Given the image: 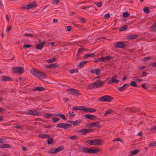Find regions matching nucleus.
<instances>
[{
	"label": "nucleus",
	"instance_id": "nucleus-1",
	"mask_svg": "<svg viewBox=\"0 0 156 156\" xmlns=\"http://www.w3.org/2000/svg\"><path fill=\"white\" fill-rule=\"evenodd\" d=\"M31 72L34 76L38 79H45L47 77L46 75L44 73L42 72L35 68L32 69Z\"/></svg>",
	"mask_w": 156,
	"mask_h": 156
},
{
	"label": "nucleus",
	"instance_id": "nucleus-2",
	"mask_svg": "<svg viewBox=\"0 0 156 156\" xmlns=\"http://www.w3.org/2000/svg\"><path fill=\"white\" fill-rule=\"evenodd\" d=\"M100 150L99 149L97 148L92 149L90 148H88L83 147L79 149V151L80 152L90 154L97 153L99 152Z\"/></svg>",
	"mask_w": 156,
	"mask_h": 156
},
{
	"label": "nucleus",
	"instance_id": "nucleus-3",
	"mask_svg": "<svg viewBox=\"0 0 156 156\" xmlns=\"http://www.w3.org/2000/svg\"><path fill=\"white\" fill-rule=\"evenodd\" d=\"M105 82V81H102L100 80H98L95 82L91 83L88 87L90 88H97L102 86Z\"/></svg>",
	"mask_w": 156,
	"mask_h": 156
},
{
	"label": "nucleus",
	"instance_id": "nucleus-4",
	"mask_svg": "<svg viewBox=\"0 0 156 156\" xmlns=\"http://www.w3.org/2000/svg\"><path fill=\"white\" fill-rule=\"evenodd\" d=\"M103 140L99 139L88 140L86 141V142L90 145H100L103 143Z\"/></svg>",
	"mask_w": 156,
	"mask_h": 156
},
{
	"label": "nucleus",
	"instance_id": "nucleus-5",
	"mask_svg": "<svg viewBox=\"0 0 156 156\" xmlns=\"http://www.w3.org/2000/svg\"><path fill=\"white\" fill-rule=\"evenodd\" d=\"M113 99V98L110 96L104 95L100 98L99 101L101 102H110Z\"/></svg>",
	"mask_w": 156,
	"mask_h": 156
},
{
	"label": "nucleus",
	"instance_id": "nucleus-6",
	"mask_svg": "<svg viewBox=\"0 0 156 156\" xmlns=\"http://www.w3.org/2000/svg\"><path fill=\"white\" fill-rule=\"evenodd\" d=\"M66 90L67 91L69 92V93L71 94L72 95L76 96L77 97H78L81 94L79 92L78 90L74 89L71 88L70 89H68Z\"/></svg>",
	"mask_w": 156,
	"mask_h": 156
},
{
	"label": "nucleus",
	"instance_id": "nucleus-7",
	"mask_svg": "<svg viewBox=\"0 0 156 156\" xmlns=\"http://www.w3.org/2000/svg\"><path fill=\"white\" fill-rule=\"evenodd\" d=\"M64 146H61L58 148H53L51 149L48 151V153L50 154H53L55 153H57L64 150Z\"/></svg>",
	"mask_w": 156,
	"mask_h": 156
},
{
	"label": "nucleus",
	"instance_id": "nucleus-8",
	"mask_svg": "<svg viewBox=\"0 0 156 156\" xmlns=\"http://www.w3.org/2000/svg\"><path fill=\"white\" fill-rule=\"evenodd\" d=\"M13 73L22 74L24 72V68L22 67H14L13 68Z\"/></svg>",
	"mask_w": 156,
	"mask_h": 156
},
{
	"label": "nucleus",
	"instance_id": "nucleus-9",
	"mask_svg": "<svg viewBox=\"0 0 156 156\" xmlns=\"http://www.w3.org/2000/svg\"><path fill=\"white\" fill-rule=\"evenodd\" d=\"M25 113L27 115H30L34 116L40 115L41 114L39 112L34 110H29L27 112H25Z\"/></svg>",
	"mask_w": 156,
	"mask_h": 156
},
{
	"label": "nucleus",
	"instance_id": "nucleus-10",
	"mask_svg": "<svg viewBox=\"0 0 156 156\" xmlns=\"http://www.w3.org/2000/svg\"><path fill=\"white\" fill-rule=\"evenodd\" d=\"M72 126L71 124H68L65 123H61L57 124L56 127L60 128H63L66 129H68L69 127Z\"/></svg>",
	"mask_w": 156,
	"mask_h": 156
},
{
	"label": "nucleus",
	"instance_id": "nucleus-11",
	"mask_svg": "<svg viewBox=\"0 0 156 156\" xmlns=\"http://www.w3.org/2000/svg\"><path fill=\"white\" fill-rule=\"evenodd\" d=\"M115 47L118 48H123L126 46L125 42H118L115 44Z\"/></svg>",
	"mask_w": 156,
	"mask_h": 156
},
{
	"label": "nucleus",
	"instance_id": "nucleus-12",
	"mask_svg": "<svg viewBox=\"0 0 156 156\" xmlns=\"http://www.w3.org/2000/svg\"><path fill=\"white\" fill-rule=\"evenodd\" d=\"M46 43V41H44L42 42H40L37 44L36 48L38 49H42Z\"/></svg>",
	"mask_w": 156,
	"mask_h": 156
},
{
	"label": "nucleus",
	"instance_id": "nucleus-13",
	"mask_svg": "<svg viewBox=\"0 0 156 156\" xmlns=\"http://www.w3.org/2000/svg\"><path fill=\"white\" fill-rule=\"evenodd\" d=\"M36 2H33L32 3L28 5H26L23 6L22 7V9H24L25 10H28L30 8H31L34 7L35 5Z\"/></svg>",
	"mask_w": 156,
	"mask_h": 156
},
{
	"label": "nucleus",
	"instance_id": "nucleus-14",
	"mask_svg": "<svg viewBox=\"0 0 156 156\" xmlns=\"http://www.w3.org/2000/svg\"><path fill=\"white\" fill-rule=\"evenodd\" d=\"M119 82V80H117L116 79V76H113L111 80H110L108 82V84H110L112 83H118Z\"/></svg>",
	"mask_w": 156,
	"mask_h": 156
},
{
	"label": "nucleus",
	"instance_id": "nucleus-15",
	"mask_svg": "<svg viewBox=\"0 0 156 156\" xmlns=\"http://www.w3.org/2000/svg\"><path fill=\"white\" fill-rule=\"evenodd\" d=\"M84 116L87 119L91 120H94L97 118L95 115L89 114H86Z\"/></svg>",
	"mask_w": 156,
	"mask_h": 156
},
{
	"label": "nucleus",
	"instance_id": "nucleus-16",
	"mask_svg": "<svg viewBox=\"0 0 156 156\" xmlns=\"http://www.w3.org/2000/svg\"><path fill=\"white\" fill-rule=\"evenodd\" d=\"M83 110L86 112H89L90 113L94 112H96V109L94 108H87L85 106H83Z\"/></svg>",
	"mask_w": 156,
	"mask_h": 156
},
{
	"label": "nucleus",
	"instance_id": "nucleus-17",
	"mask_svg": "<svg viewBox=\"0 0 156 156\" xmlns=\"http://www.w3.org/2000/svg\"><path fill=\"white\" fill-rule=\"evenodd\" d=\"M91 72L97 75H99L101 73V70L99 69H92L91 70Z\"/></svg>",
	"mask_w": 156,
	"mask_h": 156
},
{
	"label": "nucleus",
	"instance_id": "nucleus-18",
	"mask_svg": "<svg viewBox=\"0 0 156 156\" xmlns=\"http://www.w3.org/2000/svg\"><path fill=\"white\" fill-rule=\"evenodd\" d=\"M129 86V84H124L122 87H119L118 90L120 91H123L125 89L128 88Z\"/></svg>",
	"mask_w": 156,
	"mask_h": 156
},
{
	"label": "nucleus",
	"instance_id": "nucleus-19",
	"mask_svg": "<svg viewBox=\"0 0 156 156\" xmlns=\"http://www.w3.org/2000/svg\"><path fill=\"white\" fill-rule=\"evenodd\" d=\"M99 122H95L91 123L90 125V127H96L100 128L101 126L99 124Z\"/></svg>",
	"mask_w": 156,
	"mask_h": 156
},
{
	"label": "nucleus",
	"instance_id": "nucleus-20",
	"mask_svg": "<svg viewBox=\"0 0 156 156\" xmlns=\"http://www.w3.org/2000/svg\"><path fill=\"white\" fill-rule=\"evenodd\" d=\"M45 90V89L42 87H34L32 89L33 91H41Z\"/></svg>",
	"mask_w": 156,
	"mask_h": 156
},
{
	"label": "nucleus",
	"instance_id": "nucleus-21",
	"mask_svg": "<svg viewBox=\"0 0 156 156\" xmlns=\"http://www.w3.org/2000/svg\"><path fill=\"white\" fill-rule=\"evenodd\" d=\"M81 121V120L80 119H79V120H76L74 121H68V123H71L74 126H77L79 124V123Z\"/></svg>",
	"mask_w": 156,
	"mask_h": 156
},
{
	"label": "nucleus",
	"instance_id": "nucleus-22",
	"mask_svg": "<svg viewBox=\"0 0 156 156\" xmlns=\"http://www.w3.org/2000/svg\"><path fill=\"white\" fill-rule=\"evenodd\" d=\"M2 80L3 81H12V79L11 77L9 76H4L2 77Z\"/></svg>",
	"mask_w": 156,
	"mask_h": 156
},
{
	"label": "nucleus",
	"instance_id": "nucleus-23",
	"mask_svg": "<svg viewBox=\"0 0 156 156\" xmlns=\"http://www.w3.org/2000/svg\"><path fill=\"white\" fill-rule=\"evenodd\" d=\"M88 61H83L80 63L78 67L79 68H82L86 64L88 63Z\"/></svg>",
	"mask_w": 156,
	"mask_h": 156
},
{
	"label": "nucleus",
	"instance_id": "nucleus-24",
	"mask_svg": "<svg viewBox=\"0 0 156 156\" xmlns=\"http://www.w3.org/2000/svg\"><path fill=\"white\" fill-rule=\"evenodd\" d=\"M78 132L81 135H84L86 134L85 129H82L78 131Z\"/></svg>",
	"mask_w": 156,
	"mask_h": 156
},
{
	"label": "nucleus",
	"instance_id": "nucleus-25",
	"mask_svg": "<svg viewBox=\"0 0 156 156\" xmlns=\"http://www.w3.org/2000/svg\"><path fill=\"white\" fill-rule=\"evenodd\" d=\"M95 56V55L94 53H92L90 54H86L84 56L83 58L85 59L88 58L89 57H94Z\"/></svg>",
	"mask_w": 156,
	"mask_h": 156
},
{
	"label": "nucleus",
	"instance_id": "nucleus-26",
	"mask_svg": "<svg viewBox=\"0 0 156 156\" xmlns=\"http://www.w3.org/2000/svg\"><path fill=\"white\" fill-rule=\"evenodd\" d=\"M139 152V150L136 149L133 151L130 152V156H132L133 155H135Z\"/></svg>",
	"mask_w": 156,
	"mask_h": 156
},
{
	"label": "nucleus",
	"instance_id": "nucleus-27",
	"mask_svg": "<svg viewBox=\"0 0 156 156\" xmlns=\"http://www.w3.org/2000/svg\"><path fill=\"white\" fill-rule=\"evenodd\" d=\"M11 146L8 144H4L0 146V148H10Z\"/></svg>",
	"mask_w": 156,
	"mask_h": 156
},
{
	"label": "nucleus",
	"instance_id": "nucleus-28",
	"mask_svg": "<svg viewBox=\"0 0 156 156\" xmlns=\"http://www.w3.org/2000/svg\"><path fill=\"white\" fill-rule=\"evenodd\" d=\"M55 115L56 116L61 118L62 119L64 120H66V118L65 116L63 114H55Z\"/></svg>",
	"mask_w": 156,
	"mask_h": 156
},
{
	"label": "nucleus",
	"instance_id": "nucleus-29",
	"mask_svg": "<svg viewBox=\"0 0 156 156\" xmlns=\"http://www.w3.org/2000/svg\"><path fill=\"white\" fill-rule=\"evenodd\" d=\"M113 112V111L111 109H109L107 110L105 112L104 115L106 116L108 114L112 113Z\"/></svg>",
	"mask_w": 156,
	"mask_h": 156
},
{
	"label": "nucleus",
	"instance_id": "nucleus-30",
	"mask_svg": "<svg viewBox=\"0 0 156 156\" xmlns=\"http://www.w3.org/2000/svg\"><path fill=\"white\" fill-rule=\"evenodd\" d=\"M83 106L75 107L73 108V110H83Z\"/></svg>",
	"mask_w": 156,
	"mask_h": 156
},
{
	"label": "nucleus",
	"instance_id": "nucleus-31",
	"mask_svg": "<svg viewBox=\"0 0 156 156\" xmlns=\"http://www.w3.org/2000/svg\"><path fill=\"white\" fill-rule=\"evenodd\" d=\"M137 37V35L136 34L130 35L128 36V39L132 40L136 38Z\"/></svg>",
	"mask_w": 156,
	"mask_h": 156
},
{
	"label": "nucleus",
	"instance_id": "nucleus-32",
	"mask_svg": "<svg viewBox=\"0 0 156 156\" xmlns=\"http://www.w3.org/2000/svg\"><path fill=\"white\" fill-rule=\"evenodd\" d=\"M58 67V65L56 63H53L49 65L50 69H53L56 68Z\"/></svg>",
	"mask_w": 156,
	"mask_h": 156
},
{
	"label": "nucleus",
	"instance_id": "nucleus-33",
	"mask_svg": "<svg viewBox=\"0 0 156 156\" xmlns=\"http://www.w3.org/2000/svg\"><path fill=\"white\" fill-rule=\"evenodd\" d=\"M53 116V115L51 114L47 113L44 115V117L45 119L50 118Z\"/></svg>",
	"mask_w": 156,
	"mask_h": 156
},
{
	"label": "nucleus",
	"instance_id": "nucleus-34",
	"mask_svg": "<svg viewBox=\"0 0 156 156\" xmlns=\"http://www.w3.org/2000/svg\"><path fill=\"white\" fill-rule=\"evenodd\" d=\"M56 60V58L55 57H54L52 59H49L47 60V62L49 63H52L54 62Z\"/></svg>",
	"mask_w": 156,
	"mask_h": 156
},
{
	"label": "nucleus",
	"instance_id": "nucleus-35",
	"mask_svg": "<svg viewBox=\"0 0 156 156\" xmlns=\"http://www.w3.org/2000/svg\"><path fill=\"white\" fill-rule=\"evenodd\" d=\"M127 110H128L129 112H136V109L134 108H127Z\"/></svg>",
	"mask_w": 156,
	"mask_h": 156
},
{
	"label": "nucleus",
	"instance_id": "nucleus-36",
	"mask_svg": "<svg viewBox=\"0 0 156 156\" xmlns=\"http://www.w3.org/2000/svg\"><path fill=\"white\" fill-rule=\"evenodd\" d=\"M130 85L133 87H138V86L137 85L136 82L135 81H132L130 83Z\"/></svg>",
	"mask_w": 156,
	"mask_h": 156
},
{
	"label": "nucleus",
	"instance_id": "nucleus-37",
	"mask_svg": "<svg viewBox=\"0 0 156 156\" xmlns=\"http://www.w3.org/2000/svg\"><path fill=\"white\" fill-rule=\"evenodd\" d=\"M144 11L145 13H149L150 12V10L148 7H146L144 8Z\"/></svg>",
	"mask_w": 156,
	"mask_h": 156
},
{
	"label": "nucleus",
	"instance_id": "nucleus-38",
	"mask_svg": "<svg viewBox=\"0 0 156 156\" xmlns=\"http://www.w3.org/2000/svg\"><path fill=\"white\" fill-rule=\"evenodd\" d=\"M128 28V26L127 25H125L122 27L120 28V31H124L126 30Z\"/></svg>",
	"mask_w": 156,
	"mask_h": 156
},
{
	"label": "nucleus",
	"instance_id": "nucleus-39",
	"mask_svg": "<svg viewBox=\"0 0 156 156\" xmlns=\"http://www.w3.org/2000/svg\"><path fill=\"white\" fill-rule=\"evenodd\" d=\"M39 137H42V138H48L49 137V136L48 135L46 134H42L39 136Z\"/></svg>",
	"mask_w": 156,
	"mask_h": 156
},
{
	"label": "nucleus",
	"instance_id": "nucleus-40",
	"mask_svg": "<svg viewBox=\"0 0 156 156\" xmlns=\"http://www.w3.org/2000/svg\"><path fill=\"white\" fill-rule=\"evenodd\" d=\"M53 141V139L52 137L49 138L48 140V143L49 145H50Z\"/></svg>",
	"mask_w": 156,
	"mask_h": 156
},
{
	"label": "nucleus",
	"instance_id": "nucleus-41",
	"mask_svg": "<svg viewBox=\"0 0 156 156\" xmlns=\"http://www.w3.org/2000/svg\"><path fill=\"white\" fill-rule=\"evenodd\" d=\"M152 30L154 31H156V22L154 23V25L151 26Z\"/></svg>",
	"mask_w": 156,
	"mask_h": 156
},
{
	"label": "nucleus",
	"instance_id": "nucleus-42",
	"mask_svg": "<svg viewBox=\"0 0 156 156\" xmlns=\"http://www.w3.org/2000/svg\"><path fill=\"white\" fill-rule=\"evenodd\" d=\"M83 51H84V50L83 48H79L78 49V52H77V56H79V54L82 53L83 52Z\"/></svg>",
	"mask_w": 156,
	"mask_h": 156
},
{
	"label": "nucleus",
	"instance_id": "nucleus-43",
	"mask_svg": "<svg viewBox=\"0 0 156 156\" xmlns=\"http://www.w3.org/2000/svg\"><path fill=\"white\" fill-rule=\"evenodd\" d=\"M78 137L76 136H71L69 137V138L73 140H77L78 139Z\"/></svg>",
	"mask_w": 156,
	"mask_h": 156
},
{
	"label": "nucleus",
	"instance_id": "nucleus-44",
	"mask_svg": "<svg viewBox=\"0 0 156 156\" xmlns=\"http://www.w3.org/2000/svg\"><path fill=\"white\" fill-rule=\"evenodd\" d=\"M52 120L55 122H56L59 120V119L57 117H54L52 118Z\"/></svg>",
	"mask_w": 156,
	"mask_h": 156
},
{
	"label": "nucleus",
	"instance_id": "nucleus-45",
	"mask_svg": "<svg viewBox=\"0 0 156 156\" xmlns=\"http://www.w3.org/2000/svg\"><path fill=\"white\" fill-rule=\"evenodd\" d=\"M129 16V13L127 12H125L123 13V16L125 17H128Z\"/></svg>",
	"mask_w": 156,
	"mask_h": 156
},
{
	"label": "nucleus",
	"instance_id": "nucleus-46",
	"mask_svg": "<svg viewBox=\"0 0 156 156\" xmlns=\"http://www.w3.org/2000/svg\"><path fill=\"white\" fill-rule=\"evenodd\" d=\"M78 70L77 69H73L70 70V73H77Z\"/></svg>",
	"mask_w": 156,
	"mask_h": 156
},
{
	"label": "nucleus",
	"instance_id": "nucleus-47",
	"mask_svg": "<svg viewBox=\"0 0 156 156\" xmlns=\"http://www.w3.org/2000/svg\"><path fill=\"white\" fill-rule=\"evenodd\" d=\"M112 58L113 57L110 56H108L105 57L106 60L107 61H110Z\"/></svg>",
	"mask_w": 156,
	"mask_h": 156
},
{
	"label": "nucleus",
	"instance_id": "nucleus-48",
	"mask_svg": "<svg viewBox=\"0 0 156 156\" xmlns=\"http://www.w3.org/2000/svg\"><path fill=\"white\" fill-rule=\"evenodd\" d=\"M93 129H85V131H86V133H90L92 132L93 131Z\"/></svg>",
	"mask_w": 156,
	"mask_h": 156
},
{
	"label": "nucleus",
	"instance_id": "nucleus-49",
	"mask_svg": "<svg viewBox=\"0 0 156 156\" xmlns=\"http://www.w3.org/2000/svg\"><path fill=\"white\" fill-rule=\"evenodd\" d=\"M149 146L151 147H156V141L150 144Z\"/></svg>",
	"mask_w": 156,
	"mask_h": 156
},
{
	"label": "nucleus",
	"instance_id": "nucleus-50",
	"mask_svg": "<svg viewBox=\"0 0 156 156\" xmlns=\"http://www.w3.org/2000/svg\"><path fill=\"white\" fill-rule=\"evenodd\" d=\"M14 127L16 128L17 129H20L21 128V127L19 125H18L16 124H14Z\"/></svg>",
	"mask_w": 156,
	"mask_h": 156
},
{
	"label": "nucleus",
	"instance_id": "nucleus-51",
	"mask_svg": "<svg viewBox=\"0 0 156 156\" xmlns=\"http://www.w3.org/2000/svg\"><path fill=\"white\" fill-rule=\"evenodd\" d=\"M120 141L121 142H122V140L120 138H116L113 140V141Z\"/></svg>",
	"mask_w": 156,
	"mask_h": 156
},
{
	"label": "nucleus",
	"instance_id": "nucleus-52",
	"mask_svg": "<svg viewBox=\"0 0 156 156\" xmlns=\"http://www.w3.org/2000/svg\"><path fill=\"white\" fill-rule=\"evenodd\" d=\"M96 5L98 7H100L102 5V3L101 2H99L97 4H96Z\"/></svg>",
	"mask_w": 156,
	"mask_h": 156
},
{
	"label": "nucleus",
	"instance_id": "nucleus-53",
	"mask_svg": "<svg viewBox=\"0 0 156 156\" xmlns=\"http://www.w3.org/2000/svg\"><path fill=\"white\" fill-rule=\"evenodd\" d=\"M146 67V66H140L139 67V69L140 70H143L144 68H145Z\"/></svg>",
	"mask_w": 156,
	"mask_h": 156
},
{
	"label": "nucleus",
	"instance_id": "nucleus-54",
	"mask_svg": "<svg viewBox=\"0 0 156 156\" xmlns=\"http://www.w3.org/2000/svg\"><path fill=\"white\" fill-rule=\"evenodd\" d=\"M146 84L144 83L143 84H142L141 85V87H142L144 89H147V87H146Z\"/></svg>",
	"mask_w": 156,
	"mask_h": 156
},
{
	"label": "nucleus",
	"instance_id": "nucleus-55",
	"mask_svg": "<svg viewBox=\"0 0 156 156\" xmlns=\"http://www.w3.org/2000/svg\"><path fill=\"white\" fill-rule=\"evenodd\" d=\"M12 27L11 26H8L6 29V31L9 32V31H10Z\"/></svg>",
	"mask_w": 156,
	"mask_h": 156
},
{
	"label": "nucleus",
	"instance_id": "nucleus-56",
	"mask_svg": "<svg viewBox=\"0 0 156 156\" xmlns=\"http://www.w3.org/2000/svg\"><path fill=\"white\" fill-rule=\"evenodd\" d=\"M31 47H32L31 45H30V44L25 45L23 46V48H30Z\"/></svg>",
	"mask_w": 156,
	"mask_h": 156
},
{
	"label": "nucleus",
	"instance_id": "nucleus-57",
	"mask_svg": "<svg viewBox=\"0 0 156 156\" xmlns=\"http://www.w3.org/2000/svg\"><path fill=\"white\" fill-rule=\"evenodd\" d=\"M24 36H30V37H32L33 36V35L32 34H27V33L24 34Z\"/></svg>",
	"mask_w": 156,
	"mask_h": 156
},
{
	"label": "nucleus",
	"instance_id": "nucleus-58",
	"mask_svg": "<svg viewBox=\"0 0 156 156\" xmlns=\"http://www.w3.org/2000/svg\"><path fill=\"white\" fill-rule=\"evenodd\" d=\"M147 75V74L145 71H143L142 73V76L143 77H145Z\"/></svg>",
	"mask_w": 156,
	"mask_h": 156
},
{
	"label": "nucleus",
	"instance_id": "nucleus-59",
	"mask_svg": "<svg viewBox=\"0 0 156 156\" xmlns=\"http://www.w3.org/2000/svg\"><path fill=\"white\" fill-rule=\"evenodd\" d=\"M104 17L105 18H108L110 17V15L109 13H107L105 15Z\"/></svg>",
	"mask_w": 156,
	"mask_h": 156
},
{
	"label": "nucleus",
	"instance_id": "nucleus-60",
	"mask_svg": "<svg viewBox=\"0 0 156 156\" xmlns=\"http://www.w3.org/2000/svg\"><path fill=\"white\" fill-rule=\"evenodd\" d=\"M150 57H147L144 58V61H147L150 59Z\"/></svg>",
	"mask_w": 156,
	"mask_h": 156
},
{
	"label": "nucleus",
	"instance_id": "nucleus-61",
	"mask_svg": "<svg viewBox=\"0 0 156 156\" xmlns=\"http://www.w3.org/2000/svg\"><path fill=\"white\" fill-rule=\"evenodd\" d=\"M59 2V0H55L53 3L57 5Z\"/></svg>",
	"mask_w": 156,
	"mask_h": 156
},
{
	"label": "nucleus",
	"instance_id": "nucleus-62",
	"mask_svg": "<svg viewBox=\"0 0 156 156\" xmlns=\"http://www.w3.org/2000/svg\"><path fill=\"white\" fill-rule=\"evenodd\" d=\"M72 29V27L71 26H67V30L68 31H70Z\"/></svg>",
	"mask_w": 156,
	"mask_h": 156
},
{
	"label": "nucleus",
	"instance_id": "nucleus-63",
	"mask_svg": "<svg viewBox=\"0 0 156 156\" xmlns=\"http://www.w3.org/2000/svg\"><path fill=\"white\" fill-rule=\"evenodd\" d=\"M69 114L70 116H74L75 115V114L73 112L69 113Z\"/></svg>",
	"mask_w": 156,
	"mask_h": 156
},
{
	"label": "nucleus",
	"instance_id": "nucleus-64",
	"mask_svg": "<svg viewBox=\"0 0 156 156\" xmlns=\"http://www.w3.org/2000/svg\"><path fill=\"white\" fill-rule=\"evenodd\" d=\"M151 66L152 67H156V62H153L151 63Z\"/></svg>",
	"mask_w": 156,
	"mask_h": 156
}]
</instances>
